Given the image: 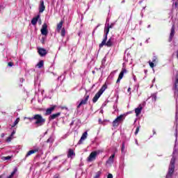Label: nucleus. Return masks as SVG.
<instances>
[{
    "mask_svg": "<svg viewBox=\"0 0 178 178\" xmlns=\"http://www.w3.org/2000/svg\"><path fill=\"white\" fill-rule=\"evenodd\" d=\"M174 94H175V98L176 99V114H175V120H176V129H175V137L176 140L175 141H177V129H178V71L177 72L175 79L174 80Z\"/></svg>",
    "mask_w": 178,
    "mask_h": 178,
    "instance_id": "nucleus-1",
    "label": "nucleus"
},
{
    "mask_svg": "<svg viewBox=\"0 0 178 178\" xmlns=\"http://www.w3.org/2000/svg\"><path fill=\"white\" fill-rule=\"evenodd\" d=\"M28 119L29 120H36L34 122V124H35L37 127H40V126H42L45 123V119H44L42 115L40 114L35 115L33 117Z\"/></svg>",
    "mask_w": 178,
    "mask_h": 178,
    "instance_id": "nucleus-2",
    "label": "nucleus"
},
{
    "mask_svg": "<svg viewBox=\"0 0 178 178\" xmlns=\"http://www.w3.org/2000/svg\"><path fill=\"white\" fill-rule=\"evenodd\" d=\"M175 162H176V157H175V156H172V158L171 159L170 164L168 168V172L165 178H172V175H173L175 172Z\"/></svg>",
    "mask_w": 178,
    "mask_h": 178,
    "instance_id": "nucleus-3",
    "label": "nucleus"
},
{
    "mask_svg": "<svg viewBox=\"0 0 178 178\" xmlns=\"http://www.w3.org/2000/svg\"><path fill=\"white\" fill-rule=\"evenodd\" d=\"M107 40H108V34L104 33V39L102 43H100L99 45V48H102L104 45H106V47H112V45H113V42H112V38H109L108 41Z\"/></svg>",
    "mask_w": 178,
    "mask_h": 178,
    "instance_id": "nucleus-4",
    "label": "nucleus"
},
{
    "mask_svg": "<svg viewBox=\"0 0 178 178\" xmlns=\"http://www.w3.org/2000/svg\"><path fill=\"white\" fill-rule=\"evenodd\" d=\"M102 152H104V150L99 149L92 152L87 158V162H92L93 161H95L97 159V156H98L99 154H102Z\"/></svg>",
    "mask_w": 178,
    "mask_h": 178,
    "instance_id": "nucleus-5",
    "label": "nucleus"
},
{
    "mask_svg": "<svg viewBox=\"0 0 178 178\" xmlns=\"http://www.w3.org/2000/svg\"><path fill=\"white\" fill-rule=\"evenodd\" d=\"M124 120V115H120V116L117 117L115 120H113V127H118L122 122Z\"/></svg>",
    "mask_w": 178,
    "mask_h": 178,
    "instance_id": "nucleus-6",
    "label": "nucleus"
},
{
    "mask_svg": "<svg viewBox=\"0 0 178 178\" xmlns=\"http://www.w3.org/2000/svg\"><path fill=\"white\" fill-rule=\"evenodd\" d=\"M88 98H90V95H86L84 97V99H82L81 101V102L78 104L77 109H79L80 108V106H81V105H86L87 104V102H88Z\"/></svg>",
    "mask_w": 178,
    "mask_h": 178,
    "instance_id": "nucleus-7",
    "label": "nucleus"
},
{
    "mask_svg": "<svg viewBox=\"0 0 178 178\" xmlns=\"http://www.w3.org/2000/svg\"><path fill=\"white\" fill-rule=\"evenodd\" d=\"M145 102H143L142 104H140L138 108L135 109V113L136 116H138L140 113H141V111H143V106H145Z\"/></svg>",
    "mask_w": 178,
    "mask_h": 178,
    "instance_id": "nucleus-8",
    "label": "nucleus"
},
{
    "mask_svg": "<svg viewBox=\"0 0 178 178\" xmlns=\"http://www.w3.org/2000/svg\"><path fill=\"white\" fill-rule=\"evenodd\" d=\"M48 25L47 24H43L41 29V34L42 35H48Z\"/></svg>",
    "mask_w": 178,
    "mask_h": 178,
    "instance_id": "nucleus-9",
    "label": "nucleus"
},
{
    "mask_svg": "<svg viewBox=\"0 0 178 178\" xmlns=\"http://www.w3.org/2000/svg\"><path fill=\"white\" fill-rule=\"evenodd\" d=\"M115 26V23H112L111 24H107V26L104 28V34H109V29H113Z\"/></svg>",
    "mask_w": 178,
    "mask_h": 178,
    "instance_id": "nucleus-10",
    "label": "nucleus"
},
{
    "mask_svg": "<svg viewBox=\"0 0 178 178\" xmlns=\"http://www.w3.org/2000/svg\"><path fill=\"white\" fill-rule=\"evenodd\" d=\"M56 108V106H51L49 108H47L44 115L46 116H48V115H51V113H52V112H54V111H55Z\"/></svg>",
    "mask_w": 178,
    "mask_h": 178,
    "instance_id": "nucleus-11",
    "label": "nucleus"
},
{
    "mask_svg": "<svg viewBox=\"0 0 178 178\" xmlns=\"http://www.w3.org/2000/svg\"><path fill=\"white\" fill-rule=\"evenodd\" d=\"M39 13H42L45 10V5L44 4V0H40L39 5Z\"/></svg>",
    "mask_w": 178,
    "mask_h": 178,
    "instance_id": "nucleus-12",
    "label": "nucleus"
},
{
    "mask_svg": "<svg viewBox=\"0 0 178 178\" xmlns=\"http://www.w3.org/2000/svg\"><path fill=\"white\" fill-rule=\"evenodd\" d=\"M173 37H175V25H172L171 28V32L170 33V37H169V42H172V40H173Z\"/></svg>",
    "mask_w": 178,
    "mask_h": 178,
    "instance_id": "nucleus-13",
    "label": "nucleus"
},
{
    "mask_svg": "<svg viewBox=\"0 0 178 178\" xmlns=\"http://www.w3.org/2000/svg\"><path fill=\"white\" fill-rule=\"evenodd\" d=\"M87 136H88V133L87 131H85V132L82 134V136H81V137L79 141L78 142V144H82V143H83V141H84V140H86V138H87Z\"/></svg>",
    "mask_w": 178,
    "mask_h": 178,
    "instance_id": "nucleus-14",
    "label": "nucleus"
},
{
    "mask_svg": "<svg viewBox=\"0 0 178 178\" xmlns=\"http://www.w3.org/2000/svg\"><path fill=\"white\" fill-rule=\"evenodd\" d=\"M115 159V154H113L106 161V165H112Z\"/></svg>",
    "mask_w": 178,
    "mask_h": 178,
    "instance_id": "nucleus-15",
    "label": "nucleus"
},
{
    "mask_svg": "<svg viewBox=\"0 0 178 178\" xmlns=\"http://www.w3.org/2000/svg\"><path fill=\"white\" fill-rule=\"evenodd\" d=\"M38 151H40V147L29 151L26 155V158L30 156V155H33V154H35V152H38Z\"/></svg>",
    "mask_w": 178,
    "mask_h": 178,
    "instance_id": "nucleus-16",
    "label": "nucleus"
},
{
    "mask_svg": "<svg viewBox=\"0 0 178 178\" xmlns=\"http://www.w3.org/2000/svg\"><path fill=\"white\" fill-rule=\"evenodd\" d=\"M73 156H76V153L72 149H68L67 158H73Z\"/></svg>",
    "mask_w": 178,
    "mask_h": 178,
    "instance_id": "nucleus-17",
    "label": "nucleus"
},
{
    "mask_svg": "<svg viewBox=\"0 0 178 178\" xmlns=\"http://www.w3.org/2000/svg\"><path fill=\"white\" fill-rule=\"evenodd\" d=\"M38 54L40 56H45V55H47V50L45 49L40 48L38 49Z\"/></svg>",
    "mask_w": 178,
    "mask_h": 178,
    "instance_id": "nucleus-18",
    "label": "nucleus"
},
{
    "mask_svg": "<svg viewBox=\"0 0 178 178\" xmlns=\"http://www.w3.org/2000/svg\"><path fill=\"white\" fill-rule=\"evenodd\" d=\"M59 116H60V113H56L55 114L51 115L49 119V120H54V119H56L57 118H59Z\"/></svg>",
    "mask_w": 178,
    "mask_h": 178,
    "instance_id": "nucleus-19",
    "label": "nucleus"
},
{
    "mask_svg": "<svg viewBox=\"0 0 178 178\" xmlns=\"http://www.w3.org/2000/svg\"><path fill=\"white\" fill-rule=\"evenodd\" d=\"M38 19H40V15H37L36 17H33L31 19V24H33V26H35V24H37V22H38Z\"/></svg>",
    "mask_w": 178,
    "mask_h": 178,
    "instance_id": "nucleus-20",
    "label": "nucleus"
},
{
    "mask_svg": "<svg viewBox=\"0 0 178 178\" xmlns=\"http://www.w3.org/2000/svg\"><path fill=\"white\" fill-rule=\"evenodd\" d=\"M102 95H100L98 92L96 93V95H95V97L92 99V102L93 104H95V102H97V101H98V99H99V97H101Z\"/></svg>",
    "mask_w": 178,
    "mask_h": 178,
    "instance_id": "nucleus-21",
    "label": "nucleus"
},
{
    "mask_svg": "<svg viewBox=\"0 0 178 178\" xmlns=\"http://www.w3.org/2000/svg\"><path fill=\"white\" fill-rule=\"evenodd\" d=\"M106 88H108V86H106V84H104L97 92L102 95V94H104V92L105 91V90H106Z\"/></svg>",
    "mask_w": 178,
    "mask_h": 178,
    "instance_id": "nucleus-22",
    "label": "nucleus"
},
{
    "mask_svg": "<svg viewBox=\"0 0 178 178\" xmlns=\"http://www.w3.org/2000/svg\"><path fill=\"white\" fill-rule=\"evenodd\" d=\"M130 59H131V56L129 53H127V55H125L124 57V60H125V62H129Z\"/></svg>",
    "mask_w": 178,
    "mask_h": 178,
    "instance_id": "nucleus-23",
    "label": "nucleus"
},
{
    "mask_svg": "<svg viewBox=\"0 0 178 178\" xmlns=\"http://www.w3.org/2000/svg\"><path fill=\"white\" fill-rule=\"evenodd\" d=\"M19 122H20V118H17L15 121L13 122V124L11 126L12 129H13V127H15L17 124H19Z\"/></svg>",
    "mask_w": 178,
    "mask_h": 178,
    "instance_id": "nucleus-24",
    "label": "nucleus"
},
{
    "mask_svg": "<svg viewBox=\"0 0 178 178\" xmlns=\"http://www.w3.org/2000/svg\"><path fill=\"white\" fill-rule=\"evenodd\" d=\"M36 66L39 68L41 69V67H44V61L43 60H40L37 65Z\"/></svg>",
    "mask_w": 178,
    "mask_h": 178,
    "instance_id": "nucleus-25",
    "label": "nucleus"
},
{
    "mask_svg": "<svg viewBox=\"0 0 178 178\" xmlns=\"http://www.w3.org/2000/svg\"><path fill=\"white\" fill-rule=\"evenodd\" d=\"M2 161H9L12 159V156H3L1 157Z\"/></svg>",
    "mask_w": 178,
    "mask_h": 178,
    "instance_id": "nucleus-26",
    "label": "nucleus"
},
{
    "mask_svg": "<svg viewBox=\"0 0 178 178\" xmlns=\"http://www.w3.org/2000/svg\"><path fill=\"white\" fill-rule=\"evenodd\" d=\"M122 65L123 67L122 68L121 73H122V74H124V73H127V70H126V67H124V63Z\"/></svg>",
    "mask_w": 178,
    "mask_h": 178,
    "instance_id": "nucleus-27",
    "label": "nucleus"
},
{
    "mask_svg": "<svg viewBox=\"0 0 178 178\" xmlns=\"http://www.w3.org/2000/svg\"><path fill=\"white\" fill-rule=\"evenodd\" d=\"M63 26V22H59V24H58L57 25V30H60Z\"/></svg>",
    "mask_w": 178,
    "mask_h": 178,
    "instance_id": "nucleus-28",
    "label": "nucleus"
},
{
    "mask_svg": "<svg viewBox=\"0 0 178 178\" xmlns=\"http://www.w3.org/2000/svg\"><path fill=\"white\" fill-rule=\"evenodd\" d=\"M152 62L153 63H158V57H156V56H154Z\"/></svg>",
    "mask_w": 178,
    "mask_h": 178,
    "instance_id": "nucleus-29",
    "label": "nucleus"
},
{
    "mask_svg": "<svg viewBox=\"0 0 178 178\" xmlns=\"http://www.w3.org/2000/svg\"><path fill=\"white\" fill-rule=\"evenodd\" d=\"M61 35L63 37H65V35H66V30L65 29V28H63L61 30Z\"/></svg>",
    "mask_w": 178,
    "mask_h": 178,
    "instance_id": "nucleus-30",
    "label": "nucleus"
},
{
    "mask_svg": "<svg viewBox=\"0 0 178 178\" xmlns=\"http://www.w3.org/2000/svg\"><path fill=\"white\" fill-rule=\"evenodd\" d=\"M101 173H102L101 171H98L94 178H99V176H101Z\"/></svg>",
    "mask_w": 178,
    "mask_h": 178,
    "instance_id": "nucleus-31",
    "label": "nucleus"
},
{
    "mask_svg": "<svg viewBox=\"0 0 178 178\" xmlns=\"http://www.w3.org/2000/svg\"><path fill=\"white\" fill-rule=\"evenodd\" d=\"M154 63H153V61H151V60L149 61V65L150 67H152V68H153L154 66H155V65H154Z\"/></svg>",
    "mask_w": 178,
    "mask_h": 178,
    "instance_id": "nucleus-32",
    "label": "nucleus"
},
{
    "mask_svg": "<svg viewBox=\"0 0 178 178\" xmlns=\"http://www.w3.org/2000/svg\"><path fill=\"white\" fill-rule=\"evenodd\" d=\"M151 98L152 99V101H156V95H153L151 96Z\"/></svg>",
    "mask_w": 178,
    "mask_h": 178,
    "instance_id": "nucleus-33",
    "label": "nucleus"
},
{
    "mask_svg": "<svg viewBox=\"0 0 178 178\" xmlns=\"http://www.w3.org/2000/svg\"><path fill=\"white\" fill-rule=\"evenodd\" d=\"M121 151L122 154H124V143H122V146L121 148Z\"/></svg>",
    "mask_w": 178,
    "mask_h": 178,
    "instance_id": "nucleus-34",
    "label": "nucleus"
},
{
    "mask_svg": "<svg viewBox=\"0 0 178 178\" xmlns=\"http://www.w3.org/2000/svg\"><path fill=\"white\" fill-rule=\"evenodd\" d=\"M47 143H54V138H49V139H47Z\"/></svg>",
    "mask_w": 178,
    "mask_h": 178,
    "instance_id": "nucleus-35",
    "label": "nucleus"
},
{
    "mask_svg": "<svg viewBox=\"0 0 178 178\" xmlns=\"http://www.w3.org/2000/svg\"><path fill=\"white\" fill-rule=\"evenodd\" d=\"M138 131H140V127H138L135 131V135L137 136L138 134Z\"/></svg>",
    "mask_w": 178,
    "mask_h": 178,
    "instance_id": "nucleus-36",
    "label": "nucleus"
},
{
    "mask_svg": "<svg viewBox=\"0 0 178 178\" xmlns=\"http://www.w3.org/2000/svg\"><path fill=\"white\" fill-rule=\"evenodd\" d=\"M123 76H124V74L120 72V74H119L118 79H123Z\"/></svg>",
    "mask_w": 178,
    "mask_h": 178,
    "instance_id": "nucleus-37",
    "label": "nucleus"
},
{
    "mask_svg": "<svg viewBox=\"0 0 178 178\" xmlns=\"http://www.w3.org/2000/svg\"><path fill=\"white\" fill-rule=\"evenodd\" d=\"M12 137L13 136H9L7 139H6V141H7V143H10V141H12Z\"/></svg>",
    "mask_w": 178,
    "mask_h": 178,
    "instance_id": "nucleus-38",
    "label": "nucleus"
},
{
    "mask_svg": "<svg viewBox=\"0 0 178 178\" xmlns=\"http://www.w3.org/2000/svg\"><path fill=\"white\" fill-rule=\"evenodd\" d=\"M15 134H16V130H13V132L10 134L11 137H13V136H15Z\"/></svg>",
    "mask_w": 178,
    "mask_h": 178,
    "instance_id": "nucleus-39",
    "label": "nucleus"
},
{
    "mask_svg": "<svg viewBox=\"0 0 178 178\" xmlns=\"http://www.w3.org/2000/svg\"><path fill=\"white\" fill-rule=\"evenodd\" d=\"M177 152V149H176V143H175L172 154L175 155V153H176Z\"/></svg>",
    "mask_w": 178,
    "mask_h": 178,
    "instance_id": "nucleus-40",
    "label": "nucleus"
},
{
    "mask_svg": "<svg viewBox=\"0 0 178 178\" xmlns=\"http://www.w3.org/2000/svg\"><path fill=\"white\" fill-rule=\"evenodd\" d=\"M99 25H97V26H96V28H95V29L93 31V32H92V35H94V34H95V31L97 30V28H99Z\"/></svg>",
    "mask_w": 178,
    "mask_h": 178,
    "instance_id": "nucleus-41",
    "label": "nucleus"
},
{
    "mask_svg": "<svg viewBox=\"0 0 178 178\" xmlns=\"http://www.w3.org/2000/svg\"><path fill=\"white\" fill-rule=\"evenodd\" d=\"M107 178H113V175H112V174H108Z\"/></svg>",
    "mask_w": 178,
    "mask_h": 178,
    "instance_id": "nucleus-42",
    "label": "nucleus"
},
{
    "mask_svg": "<svg viewBox=\"0 0 178 178\" xmlns=\"http://www.w3.org/2000/svg\"><path fill=\"white\" fill-rule=\"evenodd\" d=\"M8 66H10V67H12V66H13V63L9 62L8 63Z\"/></svg>",
    "mask_w": 178,
    "mask_h": 178,
    "instance_id": "nucleus-43",
    "label": "nucleus"
},
{
    "mask_svg": "<svg viewBox=\"0 0 178 178\" xmlns=\"http://www.w3.org/2000/svg\"><path fill=\"white\" fill-rule=\"evenodd\" d=\"M99 124H103L104 122L102 121V120L99 119Z\"/></svg>",
    "mask_w": 178,
    "mask_h": 178,
    "instance_id": "nucleus-44",
    "label": "nucleus"
},
{
    "mask_svg": "<svg viewBox=\"0 0 178 178\" xmlns=\"http://www.w3.org/2000/svg\"><path fill=\"white\" fill-rule=\"evenodd\" d=\"M140 16H141V17H144V13H143V10L140 13Z\"/></svg>",
    "mask_w": 178,
    "mask_h": 178,
    "instance_id": "nucleus-45",
    "label": "nucleus"
},
{
    "mask_svg": "<svg viewBox=\"0 0 178 178\" xmlns=\"http://www.w3.org/2000/svg\"><path fill=\"white\" fill-rule=\"evenodd\" d=\"M0 178H5V174L0 175Z\"/></svg>",
    "mask_w": 178,
    "mask_h": 178,
    "instance_id": "nucleus-46",
    "label": "nucleus"
},
{
    "mask_svg": "<svg viewBox=\"0 0 178 178\" xmlns=\"http://www.w3.org/2000/svg\"><path fill=\"white\" fill-rule=\"evenodd\" d=\"M120 80H122V79L118 78V80H117V83H120Z\"/></svg>",
    "mask_w": 178,
    "mask_h": 178,
    "instance_id": "nucleus-47",
    "label": "nucleus"
},
{
    "mask_svg": "<svg viewBox=\"0 0 178 178\" xmlns=\"http://www.w3.org/2000/svg\"><path fill=\"white\" fill-rule=\"evenodd\" d=\"M1 138H3V137H5V134H1Z\"/></svg>",
    "mask_w": 178,
    "mask_h": 178,
    "instance_id": "nucleus-48",
    "label": "nucleus"
},
{
    "mask_svg": "<svg viewBox=\"0 0 178 178\" xmlns=\"http://www.w3.org/2000/svg\"><path fill=\"white\" fill-rule=\"evenodd\" d=\"M175 8H177V6H178V2L177 1L175 2Z\"/></svg>",
    "mask_w": 178,
    "mask_h": 178,
    "instance_id": "nucleus-49",
    "label": "nucleus"
},
{
    "mask_svg": "<svg viewBox=\"0 0 178 178\" xmlns=\"http://www.w3.org/2000/svg\"><path fill=\"white\" fill-rule=\"evenodd\" d=\"M73 124H74V121H72V122L70 123V126H73Z\"/></svg>",
    "mask_w": 178,
    "mask_h": 178,
    "instance_id": "nucleus-50",
    "label": "nucleus"
},
{
    "mask_svg": "<svg viewBox=\"0 0 178 178\" xmlns=\"http://www.w3.org/2000/svg\"><path fill=\"white\" fill-rule=\"evenodd\" d=\"M54 178H60V177H59V175H55Z\"/></svg>",
    "mask_w": 178,
    "mask_h": 178,
    "instance_id": "nucleus-51",
    "label": "nucleus"
},
{
    "mask_svg": "<svg viewBox=\"0 0 178 178\" xmlns=\"http://www.w3.org/2000/svg\"><path fill=\"white\" fill-rule=\"evenodd\" d=\"M20 81H21V83H23V81H24V79H21Z\"/></svg>",
    "mask_w": 178,
    "mask_h": 178,
    "instance_id": "nucleus-52",
    "label": "nucleus"
},
{
    "mask_svg": "<svg viewBox=\"0 0 178 178\" xmlns=\"http://www.w3.org/2000/svg\"><path fill=\"white\" fill-rule=\"evenodd\" d=\"M131 90V88H128V90H127L128 92H130Z\"/></svg>",
    "mask_w": 178,
    "mask_h": 178,
    "instance_id": "nucleus-53",
    "label": "nucleus"
},
{
    "mask_svg": "<svg viewBox=\"0 0 178 178\" xmlns=\"http://www.w3.org/2000/svg\"><path fill=\"white\" fill-rule=\"evenodd\" d=\"M60 77H62V76H58L57 80H60Z\"/></svg>",
    "mask_w": 178,
    "mask_h": 178,
    "instance_id": "nucleus-54",
    "label": "nucleus"
},
{
    "mask_svg": "<svg viewBox=\"0 0 178 178\" xmlns=\"http://www.w3.org/2000/svg\"><path fill=\"white\" fill-rule=\"evenodd\" d=\"M124 2H125V0H122L121 3H124Z\"/></svg>",
    "mask_w": 178,
    "mask_h": 178,
    "instance_id": "nucleus-55",
    "label": "nucleus"
},
{
    "mask_svg": "<svg viewBox=\"0 0 178 178\" xmlns=\"http://www.w3.org/2000/svg\"><path fill=\"white\" fill-rule=\"evenodd\" d=\"M41 94H42V95L44 94V90L41 91Z\"/></svg>",
    "mask_w": 178,
    "mask_h": 178,
    "instance_id": "nucleus-56",
    "label": "nucleus"
},
{
    "mask_svg": "<svg viewBox=\"0 0 178 178\" xmlns=\"http://www.w3.org/2000/svg\"><path fill=\"white\" fill-rule=\"evenodd\" d=\"M155 130H153V134H156Z\"/></svg>",
    "mask_w": 178,
    "mask_h": 178,
    "instance_id": "nucleus-57",
    "label": "nucleus"
},
{
    "mask_svg": "<svg viewBox=\"0 0 178 178\" xmlns=\"http://www.w3.org/2000/svg\"><path fill=\"white\" fill-rule=\"evenodd\" d=\"M100 113H104V110H101Z\"/></svg>",
    "mask_w": 178,
    "mask_h": 178,
    "instance_id": "nucleus-58",
    "label": "nucleus"
},
{
    "mask_svg": "<svg viewBox=\"0 0 178 178\" xmlns=\"http://www.w3.org/2000/svg\"><path fill=\"white\" fill-rule=\"evenodd\" d=\"M149 27H151V25L147 26V29H149Z\"/></svg>",
    "mask_w": 178,
    "mask_h": 178,
    "instance_id": "nucleus-59",
    "label": "nucleus"
},
{
    "mask_svg": "<svg viewBox=\"0 0 178 178\" xmlns=\"http://www.w3.org/2000/svg\"><path fill=\"white\" fill-rule=\"evenodd\" d=\"M146 42H147V44H148V39L146 40Z\"/></svg>",
    "mask_w": 178,
    "mask_h": 178,
    "instance_id": "nucleus-60",
    "label": "nucleus"
},
{
    "mask_svg": "<svg viewBox=\"0 0 178 178\" xmlns=\"http://www.w3.org/2000/svg\"><path fill=\"white\" fill-rule=\"evenodd\" d=\"M145 10V7H143L142 10Z\"/></svg>",
    "mask_w": 178,
    "mask_h": 178,
    "instance_id": "nucleus-61",
    "label": "nucleus"
},
{
    "mask_svg": "<svg viewBox=\"0 0 178 178\" xmlns=\"http://www.w3.org/2000/svg\"><path fill=\"white\" fill-rule=\"evenodd\" d=\"M108 19H106V24H108Z\"/></svg>",
    "mask_w": 178,
    "mask_h": 178,
    "instance_id": "nucleus-62",
    "label": "nucleus"
},
{
    "mask_svg": "<svg viewBox=\"0 0 178 178\" xmlns=\"http://www.w3.org/2000/svg\"><path fill=\"white\" fill-rule=\"evenodd\" d=\"M147 70H145V73H147Z\"/></svg>",
    "mask_w": 178,
    "mask_h": 178,
    "instance_id": "nucleus-63",
    "label": "nucleus"
},
{
    "mask_svg": "<svg viewBox=\"0 0 178 178\" xmlns=\"http://www.w3.org/2000/svg\"><path fill=\"white\" fill-rule=\"evenodd\" d=\"M56 158H58V157L56 156V157L54 158V159H56Z\"/></svg>",
    "mask_w": 178,
    "mask_h": 178,
    "instance_id": "nucleus-64",
    "label": "nucleus"
}]
</instances>
